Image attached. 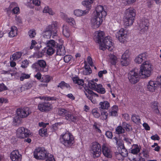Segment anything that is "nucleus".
<instances>
[{"instance_id":"f257e3e1","label":"nucleus","mask_w":161,"mask_h":161,"mask_svg":"<svg viewBox=\"0 0 161 161\" xmlns=\"http://www.w3.org/2000/svg\"><path fill=\"white\" fill-rule=\"evenodd\" d=\"M104 33L103 31H97L95 33L96 41L99 44L100 49L103 51L106 49L110 51H112L114 48L113 43L112 42V39L110 36L104 37Z\"/></svg>"},{"instance_id":"f03ea898","label":"nucleus","mask_w":161,"mask_h":161,"mask_svg":"<svg viewBox=\"0 0 161 161\" xmlns=\"http://www.w3.org/2000/svg\"><path fill=\"white\" fill-rule=\"evenodd\" d=\"M136 13L135 10L132 8L126 9L125 12L124 20V25L126 26L132 25L135 18Z\"/></svg>"},{"instance_id":"7ed1b4c3","label":"nucleus","mask_w":161,"mask_h":161,"mask_svg":"<svg viewBox=\"0 0 161 161\" xmlns=\"http://www.w3.org/2000/svg\"><path fill=\"white\" fill-rule=\"evenodd\" d=\"M60 141L62 144L67 147L72 146L75 142L73 136L69 132L61 135L60 137Z\"/></svg>"},{"instance_id":"20e7f679","label":"nucleus","mask_w":161,"mask_h":161,"mask_svg":"<svg viewBox=\"0 0 161 161\" xmlns=\"http://www.w3.org/2000/svg\"><path fill=\"white\" fill-rule=\"evenodd\" d=\"M152 70L151 64L148 61H145L141 65L139 75L143 78L148 77L151 75Z\"/></svg>"},{"instance_id":"39448f33","label":"nucleus","mask_w":161,"mask_h":161,"mask_svg":"<svg viewBox=\"0 0 161 161\" xmlns=\"http://www.w3.org/2000/svg\"><path fill=\"white\" fill-rule=\"evenodd\" d=\"M39 98L42 99L44 97H39ZM54 98L53 97H45L44 99L46 100L44 102L40 103L38 105V109L42 112H47L49 111L52 108L51 103L48 102V100H54Z\"/></svg>"},{"instance_id":"423d86ee","label":"nucleus","mask_w":161,"mask_h":161,"mask_svg":"<svg viewBox=\"0 0 161 161\" xmlns=\"http://www.w3.org/2000/svg\"><path fill=\"white\" fill-rule=\"evenodd\" d=\"M58 114L60 115L64 116L66 120L70 122H75L78 119L76 116L74 115L71 112L63 108L59 109Z\"/></svg>"},{"instance_id":"0eeeda50","label":"nucleus","mask_w":161,"mask_h":161,"mask_svg":"<svg viewBox=\"0 0 161 161\" xmlns=\"http://www.w3.org/2000/svg\"><path fill=\"white\" fill-rule=\"evenodd\" d=\"M32 69L36 71L46 72L47 70L46 62L43 60H39L32 66Z\"/></svg>"},{"instance_id":"6e6552de","label":"nucleus","mask_w":161,"mask_h":161,"mask_svg":"<svg viewBox=\"0 0 161 161\" xmlns=\"http://www.w3.org/2000/svg\"><path fill=\"white\" fill-rule=\"evenodd\" d=\"M90 151L91 154L93 158H97L99 157L102 152L101 145L96 142H92Z\"/></svg>"},{"instance_id":"1a4fd4ad","label":"nucleus","mask_w":161,"mask_h":161,"mask_svg":"<svg viewBox=\"0 0 161 161\" xmlns=\"http://www.w3.org/2000/svg\"><path fill=\"white\" fill-rule=\"evenodd\" d=\"M48 153L44 147H39L34 151V156L37 159H44L47 158Z\"/></svg>"},{"instance_id":"9d476101","label":"nucleus","mask_w":161,"mask_h":161,"mask_svg":"<svg viewBox=\"0 0 161 161\" xmlns=\"http://www.w3.org/2000/svg\"><path fill=\"white\" fill-rule=\"evenodd\" d=\"M128 79L132 84H135L139 80V75L137 69L135 68L130 71L128 74Z\"/></svg>"},{"instance_id":"9b49d317","label":"nucleus","mask_w":161,"mask_h":161,"mask_svg":"<svg viewBox=\"0 0 161 161\" xmlns=\"http://www.w3.org/2000/svg\"><path fill=\"white\" fill-rule=\"evenodd\" d=\"M17 115L19 116L20 118H25L31 114V111L30 108L28 107H25L17 109Z\"/></svg>"},{"instance_id":"f8f14e48","label":"nucleus","mask_w":161,"mask_h":161,"mask_svg":"<svg viewBox=\"0 0 161 161\" xmlns=\"http://www.w3.org/2000/svg\"><path fill=\"white\" fill-rule=\"evenodd\" d=\"M149 26V21L147 19H142L139 23L138 29L141 33L147 31Z\"/></svg>"},{"instance_id":"ddd939ff","label":"nucleus","mask_w":161,"mask_h":161,"mask_svg":"<svg viewBox=\"0 0 161 161\" xmlns=\"http://www.w3.org/2000/svg\"><path fill=\"white\" fill-rule=\"evenodd\" d=\"M29 131L24 127L19 128L17 130V136L19 138H25L29 135Z\"/></svg>"},{"instance_id":"4468645a","label":"nucleus","mask_w":161,"mask_h":161,"mask_svg":"<svg viewBox=\"0 0 161 161\" xmlns=\"http://www.w3.org/2000/svg\"><path fill=\"white\" fill-rule=\"evenodd\" d=\"M116 37L121 42H124L127 36V31L123 28H121L116 34Z\"/></svg>"},{"instance_id":"2eb2a0df","label":"nucleus","mask_w":161,"mask_h":161,"mask_svg":"<svg viewBox=\"0 0 161 161\" xmlns=\"http://www.w3.org/2000/svg\"><path fill=\"white\" fill-rule=\"evenodd\" d=\"M102 18L100 16L94 15L91 19L92 26L94 28H97L99 26L102 22Z\"/></svg>"},{"instance_id":"dca6fc26","label":"nucleus","mask_w":161,"mask_h":161,"mask_svg":"<svg viewBox=\"0 0 161 161\" xmlns=\"http://www.w3.org/2000/svg\"><path fill=\"white\" fill-rule=\"evenodd\" d=\"M101 150L103 155L105 157L109 158L112 157V152L111 148L107 145L103 144Z\"/></svg>"},{"instance_id":"f3484780","label":"nucleus","mask_w":161,"mask_h":161,"mask_svg":"<svg viewBox=\"0 0 161 161\" xmlns=\"http://www.w3.org/2000/svg\"><path fill=\"white\" fill-rule=\"evenodd\" d=\"M96 11L94 15L100 16L102 18L105 17L107 14V13L104 10L103 7L101 5L97 6L95 9Z\"/></svg>"},{"instance_id":"a211bd4d","label":"nucleus","mask_w":161,"mask_h":161,"mask_svg":"<svg viewBox=\"0 0 161 161\" xmlns=\"http://www.w3.org/2000/svg\"><path fill=\"white\" fill-rule=\"evenodd\" d=\"M10 158L12 161H20L21 159V155L18 150H14L10 154Z\"/></svg>"},{"instance_id":"6ab92c4d","label":"nucleus","mask_w":161,"mask_h":161,"mask_svg":"<svg viewBox=\"0 0 161 161\" xmlns=\"http://www.w3.org/2000/svg\"><path fill=\"white\" fill-rule=\"evenodd\" d=\"M156 81H150L147 85V89L150 92H153L158 87Z\"/></svg>"},{"instance_id":"aec40b11","label":"nucleus","mask_w":161,"mask_h":161,"mask_svg":"<svg viewBox=\"0 0 161 161\" xmlns=\"http://www.w3.org/2000/svg\"><path fill=\"white\" fill-rule=\"evenodd\" d=\"M73 82L76 84V86L80 89H82L84 87V81L77 77H74L72 79Z\"/></svg>"},{"instance_id":"412c9836","label":"nucleus","mask_w":161,"mask_h":161,"mask_svg":"<svg viewBox=\"0 0 161 161\" xmlns=\"http://www.w3.org/2000/svg\"><path fill=\"white\" fill-rule=\"evenodd\" d=\"M99 105L100 110H108L110 106L109 103L106 101H103L100 102Z\"/></svg>"},{"instance_id":"4be33fe9","label":"nucleus","mask_w":161,"mask_h":161,"mask_svg":"<svg viewBox=\"0 0 161 161\" xmlns=\"http://www.w3.org/2000/svg\"><path fill=\"white\" fill-rule=\"evenodd\" d=\"M88 13V10L83 11L81 9H78L75 10L74 11V13L75 15L78 17L85 15Z\"/></svg>"},{"instance_id":"5701e85b","label":"nucleus","mask_w":161,"mask_h":161,"mask_svg":"<svg viewBox=\"0 0 161 161\" xmlns=\"http://www.w3.org/2000/svg\"><path fill=\"white\" fill-rule=\"evenodd\" d=\"M146 55L145 53L139 54L136 58L135 59V62L138 64H141L143 60H145L146 58Z\"/></svg>"},{"instance_id":"b1692460","label":"nucleus","mask_w":161,"mask_h":161,"mask_svg":"<svg viewBox=\"0 0 161 161\" xmlns=\"http://www.w3.org/2000/svg\"><path fill=\"white\" fill-rule=\"evenodd\" d=\"M93 2V0H89L83 1L82 2V4L86 7L87 8L86 10H90L92 7V4Z\"/></svg>"},{"instance_id":"393cba45","label":"nucleus","mask_w":161,"mask_h":161,"mask_svg":"<svg viewBox=\"0 0 161 161\" xmlns=\"http://www.w3.org/2000/svg\"><path fill=\"white\" fill-rule=\"evenodd\" d=\"M46 44L47 47L57 48V47L58 46L55 42L53 40L47 41L46 42Z\"/></svg>"},{"instance_id":"a878e982","label":"nucleus","mask_w":161,"mask_h":161,"mask_svg":"<svg viewBox=\"0 0 161 161\" xmlns=\"http://www.w3.org/2000/svg\"><path fill=\"white\" fill-rule=\"evenodd\" d=\"M18 29L15 26H13L11 28V31L9 33V36L11 37H13L17 34Z\"/></svg>"},{"instance_id":"bb28decb","label":"nucleus","mask_w":161,"mask_h":161,"mask_svg":"<svg viewBox=\"0 0 161 161\" xmlns=\"http://www.w3.org/2000/svg\"><path fill=\"white\" fill-rule=\"evenodd\" d=\"M95 91L101 94H104L106 92L105 88H103L102 85L100 84L97 85Z\"/></svg>"},{"instance_id":"cd10ccee","label":"nucleus","mask_w":161,"mask_h":161,"mask_svg":"<svg viewBox=\"0 0 161 161\" xmlns=\"http://www.w3.org/2000/svg\"><path fill=\"white\" fill-rule=\"evenodd\" d=\"M63 34L66 37H69L70 35V31L69 27L66 25H63Z\"/></svg>"},{"instance_id":"c85d7f7f","label":"nucleus","mask_w":161,"mask_h":161,"mask_svg":"<svg viewBox=\"0 0 161 161\" xmlns=\"http://www.w3.org/2000/svg\"><path fill=\"white\" fill-rule=\"evenodd\" d=\"M130 61L129 58L121 57V58L120 59V63L123 66L128 65Z\"/></svg>"},{"instance_id":"c756f323","label":"nucleus","mask_w":161,"mask_h":161,"mask_svg":"<svg viewBox=\"0 0 161 161\" xmlns=\"http://www.w3.org/2000/svg\"><path fill=\"white\" fill-rule=\"evenodd\" d=\"M22 55V53L20 52H16L12 55V56L11 57L10 59L12 58L13 60H16L20 58Z\"/></svg>"},{"instance_id":"7c9ffc66","label":"nucleus","mask_w":161,"mask_h":161,"mask_svg":"<svg viewBox=\"0 0 161 161\" xmlns=\"http://www.w3.org/2000/svg\"><path fill=\"white\" fill-rule=\"evenodd\" d=\"M47 28L48 29L50 30V31H52L58 30L57 23L56 22H53L51 25H49Z\"/></svg>"},{"instance_id":"2f4dec72","label":"nucleus","mask_w":161,"mask_h":161,"mask_svg":"<svg viewBox=\"0 0 161 161\" xmlns=\"http://www.w3.org/2000/svg\"><path fill=\"white\" fill-rule=\"evenodd\" d=\"M97 85V83L95 82L93 80H90L88 83V85L89 88L95 91Z\"/></svg>"},{"instance_id":"473e14b6","label":"nucleus","mask_w":161,"mask_h":161,"mask_svg":"<svg viewBox=\"0 0 161 161\" xmlns=\"http://www.w3.org/2000/svg\"><path fill=\"white\" fill-rule=\"evenodd\" d=\"M92 72V70L88 65L86 64L85 65V69L83 71V73L84 75H88L91 74Z\"/></svg>"},{"instance_id":"72a5a7b5","label":"nucleus","mask_w":161,"mask_h":161,"mask_svg":"<svg viewBox=\"0 0 161 161\" xmlns=\"http://www.w3.org/2000/svg\"><path fill=\"white\" fill-rule=\"evenodd\" d=\"M132 121L137 124H139L141 123L140 119L139 116L136 114L133 115L131 117Z\"/></svg>"},{"instance_id":"f704fd0d","label":"nucleus","mask_w":161,"mask_h":161,"mask_svg":"<svg viewBox=\"0 0 161 161\" xmlns=\"http://www.w3.org/2000/svg\"><path fill=\"white\" fill-rule=\"evenodd\" d=\"M121 149L120 151H119V152L120 154L123 157H126L128 154V151L125 148L124 146H122L121 147H120Z\"/></svg>"},{"instance_id":"c9c22d12","label":"nucleus","mask_w":161,"mask_h":161,"mask_svg":"<svg viewBox=\"0 0 161 161\" xmlns=\"http://www.w3.org/2000/svg\"><path fill=\"white\" fill-rule=\"evenodd\" d=\"M58 87H60L62 89L64 88H70V86L69 84L66 83L64 81H62L58 86Z\"/></svg>"},{"instance_id":"e433bc0d","label":"nucleus","mask_w":161,"mask_h":161,"mask_svg":"<svg viewBox=\"0 0 161 161\" xmlns=\"http://www.w3.org/2000/svg\"><path fill=\"white\" fill-rule=\"evenodd\" d=\"M140 151V148L137 145H134L131 150V153L133 154H136Z\"/></svg>"},{"instance_id":"4c0bfd02","label":"nucleus","mask_w":161,"mask_h":161,"mask_svg":"<svg viewBox=\"0 0 161 161\" xmlns=\"http://www.w3.org/2000/svg\"><path fill=\"white\" fill-rule=\"evenodd\" d=\"M52 32L50 31V30H49L47 27L46 30L43 33V36L45 38H50L52 35Z\"/></svg>"},{"instance_id":"58836bf2","label":"nucleus","mask_w":161,"mask_h":161,"mask_svg":"<svg viewBox=\"0 0 161 161\" xmlns=\"http://www.w3.org/2000/svg\"><path fill=\"white\" fill-rule=\"evenodd\" d=\"M101 112L100 118L103 120L107 119L108 116V113L107 112L104 110H100Z\"/></svg>"},{"instance_id":"ea45409f","label":"nucleus","mask_w":161,"mask_h":161,"mask_svg":"<svg viewBox=\"0 0 161 161\" xmlns=\"http://www.w3.org/2000/svg\"><path fill=\"white\" fill-rule=\"evenodd\" d=\"M158 103L157 101H154L152 103V108L154 109V112L157 114L159 113V110L158 109Z\"/></svg>"},{"instance_id":"a19ab883","label":"nucleus","mask_w":161,"mask_h":161,"mask_svg":"<svg viewBox=\"0 0 161 161\" xmlns=\"http://www.w3.org/2000/svg\"><path fill=\"white\" fill-rule=\"evenodd\" d=\"M39 133L42 136H47V129L44 128H41L39 131Z\"/></svg>"},{"instance_id":"79ce46f5","label":"nucleus","mask_w":161,"mask_h":161,"mask_svg":"<svg viewBox=\"0 0 161 161\" xmlns=\"http://www.w3.org/2000/svg\"><path fill=\"white\" fill-rule=\"evenodd\" d=\"M17 4L15 2H12L10 3L9 7L6 9L7 12L9 11H11L13 8H16V7L18 6Z\"/></svg>"},{"instance_id":"37998d69","label":"nucleus","mask_w":161,"mask_h":161,"mask_svg":"<svg viewBox=\"0 0 161 161\" xmlns=\"http://www.w3.org/2000/svg\"><path fill=\"white\" fill-rule=\"evenodd\" d=\"M43 12L44 13H48L49 14L51 15H53L54 14L52 9L48 6L45 7L44 8Z\"/></svg>"},{"instance_id":"c03bdc74","label":"nucleus","mask_w":161,"mask_h":161,"mask_svg":"<svg viewBox=\"0 0 161 161\" xmlns=\"http://www.w3.org/2000/svg\"><path fill=\"white\" fill-rule=\"evenodd\" d=\"M21 118L18 115L15 117L13 119V122L14 123H15V124H14V125L20 124L21 122Z\"/></svg>"},{"instance_id":"a18cd8bd","label":"nucleus","mask_w":161,"mask_h":161,"mask_svg":"<svg viewBox=\"0 0 161 161\" xmlns=\"http://www.w3.org/2000/svg\"><path fill=\"white\" fill-rule=\"evenodd\" d=\"M47 47V54L49 55H51L53 54L55 52L56 48H53V47Z\"/></svg>"},{"instance_id":"49530a36","label":"nucleus","mask_w":161,"mask_h":161,"mask_svg":"<svg viewBox=\"0 0 161 161\" xmlns=\"http://www.w3.org/2000/svg\"><path fill=\"white\" fill-rule=\"evenodd\" d=\"M125 131V130L121 126H118L116 128V131L118 134L124 133Z\"/></svg>"},{"instance_id":"de8ad7c7","label":"nucleus","mask_w":161,"mask_h":161,"mask_svg":"<svg viewBox=\"0 0 161 161\" xmlns=\"http://www.w3.org/2000/svg\"><path fill=\"white\" fill-rule=\"evenodd\" d=\"M110 62L112 64L115 65L117 63V58L114 55H111L110 57Z\"/></svg>"},{"instance_id":"09e8293b","label":"nucleus","mask_w":161,"mask_h":161,"mask_svg":"<svg viewBox=\"0 0 161 161\" xmlns=\"http://www.w3.org/2000/svg\"><path fill=\"white\" fill-rule=\"evenodd\" d=\"M30 76L28 74H26L25 73H22L21 76L20 78L21 81H23L25 79H29L30 78Z\"/></svg>"},{"instance_id":"8fccbe9b","label":"nucleus","mask_w":161,"mask_h":161,"mask_svg":"<svg viewBox=\"0 0 161 161\" xmlns=\"http://www.w3.org/2000/svg\"><path fill=\"white\" fill-rule=\"evenodd\" d=\"M32 85L31 83H27L26 84L22 86L21 87V90H24L25 89L27 90L29 89L32 87Z\"/></svg>"},{"instance_id":"3c124183","label":"nucleus","mask_w":161,"mask_h":161,"mask_svg":"<svg viewBox=\"0 0 161 161\" xmlns=\"http://www.w3.org/2000/svg\"><path fill=\"white\" fill-rule=\"evenodd\" d=\"M92 113L94 116L95 118H98L100 116V114L98 112L97 109L94 108L93 109Z\"/></svg>"},{"instance_id":"603ef678","label":"nucleus","mask_w":161,"mask_h":161,"mask_svg":"<svg viewBox=\"0 0 161 161\" xmlns=\"http://www.w3.org/2000/svg\"><path fill=\"white\" fill-rule=\"evenodd\" d=\"M122 126L127 131H130V130L131 126L129 124L126 122H123L122 124Z\"/></svg>"},{"instance_id":"864d4df0","label":"nucleus","mask_w":161,"mask_h":161,"mask_svg":"<svg viewBox=\"0 0 161 161\" xmlns=\"http://www.w3.org/2000/svg\"><path fill=\"white\" fill-rule=\"evenodd\" d=\"M67 21L70 25L74 26L75 24V22L74 19L73 18H69L67 20Z\"/></svg>"},{"instance_id":"5fc2aeb1","label":"nucleus","mask_w":161,"mask_h":161,"mask_svg":"<svg viewBox=\"0 0 161 161\" xmlns=\"http://www.w3.org/2000/svg\"><path fill=\"white\" fill-rule=\"evenodd\" d=\"M46 161H55V159L53 155L49 153L47 156Z\"/></svg>"},{"instance_id":"6e6d98bb","label":"nucleus","mask_w":161,"mask_h":161,"mask_svg":"<svg viewBox=\"0 0 161 161\" xmlns=\"http://www.w3.org/2000/svg\"><path fill=\"white\" fill-rule=\"evenodd\" d=\"M29 36L31 38L34 37L36 35V32L35 30H31L28 32Z\"/></svg>"},{"instance_id":"4d7b16f0","label":"nucleus","mask_w":161,"mask_h":161,"mask_svg":"<svg viewBox=\"0 0 161 161\" xmlns=\"http://www.w3.org/2000/svg\"><path fill=\"white\" fill-rule=\"evenodd\" d=\"M29 64L28 61L27 60H25L22 61L21 65V67L23 68L27 67Z\"/></svg>"},{"instance_id":"13d9d810","label":"nucleus","mask_w":161,"mask_h":161,"mask_svg":"<svg viewBox=\"0 0 161 161\" xmlns=\"http://www.w3.org/2000/svg\"><path fill=\"white\" fill-rule=\"evenodd\" d=\"M71 56L70 55H66L64 57V61L66 63H68L71 59Z\"/></svg>"},{"instance_id":"bf43d9fd","label":"nucleus","mask_w":161,"mask_h":161,"mask_svg":"<svg viewBox=\"0 0 161 161\" xmlns=\"http://www.w3.org/2000/svg\"><path fill=\"white\" fill-rule=\"evenodd\" d=\"M7 89L6 86L3 83L0 84V92L6 90Z\"/></svg>"},{"instance_id":"052dcab7","label":"nucleus","mask_w":161,"mask_h":161,"mask_svg":"<svg viewBox=\"0 0 161 161\" xmlns=\"http://www.w3.org/2000/svg\"><path fill=\"white\" fill-rule=\"evenodd\" d=\"M86 91L88 92V93L89 94L91 95H94V96H95L97 97H99V95L98 94L92 91L91 90L88 89H87V90H86Z\"/></svg>"},{"instance_id":"680f3d73","label":"nucleus","mask_w":161,"mask_h":161,"mask_svg":"<svg viewBox=\"0 0 161 161\" xmlns=\"http://www.w3.org/2000/svg\"><path fill=\"white\" fill-rule=\"evenodd\" d=\"M130 54L129 50H127L122 55V57L129 58Z\"/></svg>"},{"instance_id":"e2e57ef3","label":"nucleus","mask_w":161,"mask_h":161,"mask_svg":"<svg viewBox=\"0 0 161 161\" xmlns=\"http://www.w3.org/2000/svg\"><path fill=\"white\" fill-rule=\"evenodd\" d=\"M156 82L158 85V87L161 88V76L157 77Z\"/></svg>"},{"instance_id":"0e129e2a","label":"nucleus","mask_w":161,"mask_h":161,"mask_svg":"<svg viewBox=\"0 0 161 161\" xmlns=\"http://www.w3.org/2000/svg\"><path fill=\"white\" fill-rule=\"evenodd\" d=\"M105 135L107 137L109 138H112L113 136L112 132L109 131L106 132Z\"/></svg>"},{"instance_id":"69168bd1","label":"nucleus","mask_w":161,"mask_h":161,"mask_svg":"<svg viewBox=\"0 0 161 161\" xmlns=\"http://www.w3.org/2000/svg\"><path fill=\"white\" fill-rule=\"evenodd\" d=\"M11 11L13 14H17L19 12V7L17 6L16 8H13Z\"/></svg>"},{"instance_id":"338daca9","label":"nucleus","mask_w":161,"mask_h":161,"mask_svg":"<svg viewBox=\"0 0 161 161\" xmlns=\"http://www.w3.org/2000/svg\"><path fill=\"white\" fill-rule=\"evenodd\" d=\"M151 138L153 140H159L160 139L159 136L157 134H155L154 135L152 136L151 137Z\"/></svg>"},{"instance_id":"774afa93","label":"nucleus","mask_w":161,"mask_h":161,"mask_svg":"<svg viewBox=\"0 0 161 161\" xmlns=\"http://www.w3.org/2000/svg\"><path fill=\"white\" fill-rule=\"evenodd\" d=\"M15 20L16 21V22L18 24H20L22 23V20L21 18L19 16L17 17V16H16V17L15 18Z\"/></svg>"}]
</instances>
